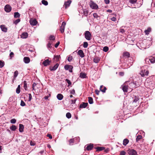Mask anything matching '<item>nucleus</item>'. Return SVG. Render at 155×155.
<instances>
[{
	"mask_svg": "<svg viewBox=\"0 0 155 155\" xmlns=\"http://www.w3.org/2000/svg\"><path fill=\"white\" fill-rule=\"evenodd\" d=\"M84 37L85 38L89 41L90 40L91 38V35L89 31H86L84 33Z\"/></svg>",
	"mask_w": 155,
	"mask_h": 155,
	"instance_id": "obj_1",
	"label": "nucleus"
},
{
	"mask_svg": "<svg viewBox=\"0 0 155 155\" xmlns=\"http://www.w3.org/2000/svg\"><path fill=\"white\" fill-rule=\"evenodd\" d=\"M149 73V71L145 69L143 70H142L140 73V74L142 77H143L145 75H148Z\"/></svg>",
	"mask_w": 155,
	"mask_h": 155,
	"instance_id": "obj_2",
	"label": "nucleus"
},
{
	"mask_svg": "<svg viewBox=\"0 0 155 155\" xmlns=\"http://www.w3.org/2000/svg\"><path fill=\"white\" fill-rule=\"evenodd\" d=\"M64 68L65 69L67 70H69L70 72H72V69L73 68V67L71 65H66L64 66Z\"/></svg>",
	"mask_w": 155,
	"mask_h": 155,
	"instance_id": "obj_3",
	"label": "nucleus"
},
{
	"mask_svg": "<svg viewBox=\"0 0 155 155\" xmlns=\"http://www.w3.org/2000/svg\"><path fill=\"white\" fill-rule=\"evenodd\" d=\"M51 62V60H49V59L45 60L42 63V64L45 66H46L50 64Z\"/></svg>",
	"mask_w": 155,
	"mask_h": 155,
	"instance_id": "obj_4",
	"label": "nucleus"
},
{
	"mask_svg": "<svg viewBox=\"0 0 155 155\" xmlns=\"http://www.w3.org/2000/svg\"><path fill=\"white\" fill-rule=\"evenodd\" d=\"M66 25V23L64 22H63L62 23V25L60 27V31L61 33H63L64 32L65 26Z\"/></svg>",
	"mask_w": 155,
	"mask_h": 155,
	"instance_id": "obj_5",
	"label": "nucleus"
},
{
	"mask_svg": "<svg viewBox=\"0 0 155 155\" xmlns=\"http://www.w3.org/2000/svg\"><path fill=\"white\" fill-rule=\"evenodd\" d=\"M128 153L129 155H137V152L133 149L129 150Z\"/></svg>",
	"mask_w": 155,
	"mask_h": 155,
	"instance_id": "obj_6",
	"label": "nucleus"
},
{
	"mask_svg": "<svg viewBox=\"0 0 155 155\" xmlns=\"http://www.w3.org/2000/svg\"><path fill=\"white\" fill-rule=\"evenodd\" d=\"M12 9L11 6L8 5H6L5 7V10L7 12H10Z\"/></svg>",
	"mask_w": 155,
	"mask_h": 155,
	"instance_id": "obj_7",
	"label": "nucleus"
},
{
	"mask_svg": "<svg viewBox=\"0 0 155 155\" xmlns=\"http://www.w3.org/2000/svg\"><path fill=\"white\" fill-rule=\"evenodd\" d=\"M29 22L30 24L32 25H36L38 23V22L35 19H31Z\"/></svg>",
	"mask_w": 155,
	"mask_h": 155,
	"instance_id": "obj_8",
	"label": "nucleus"
},
{
	"mask_svg": "<svg viewBox=\"0 0 155 155\" xmlns=\"http://www.w3.org/2000/svg\"><path fill=\"white\" fill-rule=\"evenodd\" d=\"M58 66L59 64L58 63H57L54 67L50 66L49 69L51 71H55L58 68Z\"/></svg>",
	"mask_w": 155,
	"mask_h": 155,
	"instance_id": "obj_9",
	"label": "nucleus"
},
{
	"mask_svg": "<svg viewBox=\"0 0 155 155\" xmlns=\"http://www.w3.org/2000/svg\"><path fill=\"white\" fill-rule=\"evenodd\" d=\"M71 2V1L70 0L65 2L64 6L65 7L66 9L69 6Z\"/></svg>",
	"mask_w": 155,
	"mask_h": 155,
	"instance_id": "obj_10",
	"label": "nucleus"
},
{
	"mask_svg": "<svg viewBox=\"0 0 155 155\" xmlns=\"http://www.w3.org/2000/svg\"><path fill=\"white\" fill-rule=\"evenodd\" d=\"M90 6L91 7L92 9H97V5L96 4L94 3L93 2H91L90 4Z\"/></svg>",
	"mask_w": 155,
	"mask_h": 155,
	"instance_id": "obj_11",
	"label": "nucleus"
},
{
	"mask_svg": "<svg viewBox=\"0 0 155 155\" xmlns=\"http://www.w3.org/2000/svg\"><path fill=\"white\" fill-rule=\"evenodd\" d=\"M78 54L81 58H83L84 57V55L83 53V51L81 50H80L78 51Z\"/></svg>",
	"mask_w": 155,
	"mask_h": 155,
	"instance_id": "obj_12",
	"label": "nucleus"
},
{
	"mask_svg": "<svg viewBox=\"0 0 155 155\" xmlns=\"http://www.w3.org/2000/svg\"><path fill=\"white\" fill-rule=\"evenodd\" d=\"M147 60H150L151 63H155V58L152 56L150 57L149 59H146V61H147Z\"/></svg>",
	"mask_w": 155,
	"mask_h": 155,
	"instance_id": "obj_13",
	"label": "nucleus"
},
{
	"mask_svg": "<svg viewBox=\"0 0 155 155\" xmlns=\"http://www.w3.org/2000/svg\"><path fill=\"white\" fill-rule=\"evenodd\" d=\"M93 144H88L87 145V146L86 147V150H90L92 149L93 148Z\"/></svg>",
	"mask_w": 155,
	"mask_h": 155,
	"instance_id": "obj_14",
	"label": "nucleus"
},
{
	"mask_svg": "<svg viewBox=\"0 0 155 155\" xmlns=\"http://www.w3.org/2000/svg\"><path fill=\"white\" fill-rule=\"evenodd\" d=\"M0 28L4 32H6L7 31V28L4 25H1Z\"/></svg>",
	"mask_w": 155,
	"mask_h": 155,
	"instance_id": "obj_15",
	"label": "nucleus"
},
{
	"mask_svg": "<svg viewBox=\"0 0 155 155\" xmlns=\"http://www.w3.org/2000/svg\"><path fill=\"white\" fill-rule=\"evenodd\" d=\"M24 61L26 64L30 62V59L28 57H25L24 58Z\"/></svg>",
	"mask_w": 155,
	"mask_h": 155,
	"instance_id": "obj_16",
	"label": "nucleus"
},
{
	"mask_svg": "<svg viewBox=\"0 0 155 155\" xmlns=\"http://www.w3.org/2000/svg\"><path fill=\"white\" fill-rule=\"evenodd\" d=\"M128 88V86H127L126 85H124L122 87V90L124 92H127V90Z\"/></svg>",
	"mask_w": 155,
	"mask_h": 155,
	"instance_id": "obj_17",
	"label": "nucleus"
},
{
	"mask_svg": "<svg viewBox=\"0 0 155 155\" xmlns=\"http://www.w3.org/2000/svg\"><path fill=\"white\" fill-rule=\"evenodd\" d=\"M107 88L106 87L104 86L103 85L100 86V90L103 92L105 93Z\"/></svg>",
	"mask_w": 155,
	"mask_h": 155,
	"instance_id": "obj_18",
	"label": "nucleus"
},
{
	"mask_svg": "<svg viewBox=\"0 0 155 155\" xmlns=\"http://www.w3.org/2000/svg\"><path fill=\"white\" fill-rule=\"evenodd\" d=\"M130 54L128 52H125L123 53V57L125 58L130 57Z\"/></svg>",
	"mask_w": 155,
	"mask_h": 155,
	"instance_id": "obj_19",
	"label": "nucleus"
},
{
	"mask_svg": "<svg viewBox=\"0 0 155 155\" xmlns=\"http://www.w3.org/2000/svg\"><path fill=\"white\" fill-rule=\"evenodd\" d=\"M28 36V34L27 32H23L21 35V38H26Z\"/></svg>",
	"mask_w": 155,
	"mask_h": 155,
	"instance_id": "obj_20",
	"label": "nucleus"
},
{
	"mask_svg": "<svg viewBox=\"0 0 155 155\" xmlns=\"http://www.w3.org/2000/svg\"><path fill=\"white\" fill-rule=\"evenodd\" d=\"M24 126L22 124H19V131L20 132H22L24 131Z\"/></svg>",
	"mask_w": 155,
	"mask_h": 155,
	"instance_id": "obj_21",
	"label": "nucleus"
},
{
	"mask_svg": "<svg viewBox=\"0 0 155 155\" xmlns=\"http://www.w3.org/2000/svg\"><path fill=\"white\" fill-rule=\"evenodd\" d=\"M151 31V29L150 27H148L147 30H146L144 31V32L146 35H148L149 34V33Z\"/></svg>",
	"mask_w": 155,
	"mask_h": 155,
	"instance_id": "obj_22",
	"label": "nucleus"
},
{
	"mask_svg": "<svg viewBox=\"0 0 155 155\" xmlns=\"http://www.w3.org/2000/svg\"><path fill=\"white\" fill-rule=\"evenodd\" d=\"M134 98L133 101V103H136L139 100V97L138 96H135Z\"/></svg>",
	"mask_w": 155,
	"mask_h": 155,
	"instance_id": "obj_23",
	"label": "nucleus"
},
{
	"mask_svg": "<svg viewBox=\"0 0 155 155\" xmlns=\"http://www.w3.org/2000/svg\"><path fill=\"white\" fill-rule=\"evenodd\" d=\"M86 74L82 72H81L80 73V77L82 78H86Z\"/></svg>",
	"mask_w": 155,
	"mask_h": 155,
	"instance_id": "obj_24",
	"label": "nucleus"
},
{
	"mask_svg": "<svg viewBox=\"0 0 155 155\" xmlns=\"http://www.w3.org/2000/svg\"><path fill=\"white\" fill-rule=\"evenodd\" d=\"M57 97L59 100H61L63 98V96L62 94H59L57 95Z\"/></svg>",
	"mask_w": 155,
	"mask_h": 155,
	"instance_id": "obj_25",
	"label": "nucleus"
},
{
	"mask_svg": "<svg viewBox=\"0 0 155 155\" xmlns=\"http://www.w3.org/2000/svg\"><path fill=\"white\" fill-rule=\"evenodd\" d=\"M60 58V55H56L54 56V60L56 62H58Z\"/></svg>",
	"mask_w": 155,
	"mask_h": 155,
	"instance_id": "obj_26",
	"label": "nucleus"
},
{
	"mask_svg": "<svg viewBox=\"0 0 155 155\" xmlns=\"http://www.w3.org/2000/svg\"><path fill=\"white\" fill-rule=\"evenodd\" d=\"M20 15V14L18 12H15L14 13V17L15 18H19Z\"/></svg>",
	"mask_w": 155,
	"mask_h": 155,
	"instance_id": "obj_27",
	"label": "nucleus"
},
{
	"mask_svg": "<svg viewBox=\"0 0 155 155\" xmlns=\"http://www.w3.org/2000/svg\"><path fill=\"white\" fill-rule=\"evenodd\" d=\"M88 98L89 103L91 104H92L93 103V100L92 98L91 97H88Z\"/></svg>",
	"mask_w": 155,
	"mask_h": 155,
	"instance_id": "obj_28",
	"label": "nucleus"
},
{
	"mask_svg": "<svg viewBox=\"0 0 155 155\" xmlns=\"http://www.w3.org/2000/svg\"><path fill=\"white\" fill-rule=\"evenodd\" d=\"M142 138V136L140 135H138L137 136L136 139V141L137 142H138Z\"/></svg>",
	"mask_w": 155,
	"mask_h": 155,
	"instance_id": "obj_29",
	"label": "nucleus"
},
{
	"mask_svg": "<svg viewBox=\"0 0 155 155\" xmlns=\"http://www.w3.org/2000/svg\"><path fill=\"white\" fill-rule=\"evenodd\" d=\"M17 128L14 125H12V126L11 127H10V129L12 130L13 131L15 130H16L17 129Z\"/></svg>",
	"mask_w": 155,
	"mask_h": 155,
	"instance_id": "obj_30",
	"label": "nucleus"
},
{
	"mask_svg": "<svg viewBox=\"0 0 155 155\" xmlns=\"http://www.w3.org/2000/svg\"><path fill=\"white\" fill-rule=\"evenodd\" d=\"M129 142V140L127 139H125L123 140V144L124 145H126Z\"/></svg>",
	"mask_w": 155,
	"mask_h": 155,
	"instance_id": "obj_31",
	"label": "nucleus"
},
{
	"mask_svg": "<svg viewBox=\"0 0 155 155\" xmlns=\"http://www.w3.org/2000/svg\"><path fill=\"white\" fill-rule=\"evenodd\" d=\"M88 104L87 103H82V104H81L79 107H87L88 105Z\"/></svg>",
	"mask_w": 155,
	"mask_h": 155,
	"instance_id": "obj_32",
	"label": "nucleus"
},
{
	"mask_svg": "<svg viewBox=\"0 0 155 155\" xmlns=\"http://www.w3.org/2000/svg\"><path fill=\"white\" fill-rule=\"evenodd\" d=\"M69 142L70 145H72V143L74 142V139H71L69 140Z\"/></svg>",
	"mask_w": 155,
	"mask_h": 155,
	"instance_id": "obj_33",
	"label": "nucleus"
},
{
	"mask_svg": "<svg viewBox=\"0 0 155 155\" xmlns=\"http://www.w3.org/2000/svg\"><path fill=\"white\" fill-rule=\"evenodd\" d=\"M105 149L104 147H97V151H101Z\"/></svg>",
	"mask_w": 155,
	"mask_h": 155,
	"instance_id": "obj_34",
	"label": "nucleus"
},
{
	"mask_svg": "<svg viewBox=\"0 0 155 155\" xmlns=\"http://www.w3.org/2000/svg\"><path fill=\"white\" fill-rule=\"evenodd\" d=\"M41 2L42 4H44L45 5H47L48 4V2L45 0H42L41 1Z\"/></svg>",
	"mask_w": 155,
	"mask_h": 155,
	"instance_id": "obj_35",
	"label": "nucleus"
},
{
	"mask_svg": "<svg viewBox=\"0 0 155 155\" xmlns=\"http://www.w3.org/2000/svg\"><path fill=\"white\" fill-rule=\"evenodd\" d=\"M109 50L108 47L107 46H105L104 47L103 49V51L105 52H106L108 51Z\"/></svg>",
	"mask_w": 155,
	"mask_h": 155,
	"instance_id": "obj_36",
	"label": "nucleus"
},
{
	"mask_svg": "<svg viewBox=\"0 0 155 155\" xmlns=\"http://www.w3.org/2000/svg\"><path fill=\"white\" fill-rule=\"evenodd\" d=\"M23 83L24 84V87L25 90H27V83L26 81H24L23 82Z\"/></svg>",
	"mask_w": 155,
	"mask_h": 155,
	"instance_id": "obj_37",
	"label": "nucleus"
},
{
	"mask_svg": "<svg viewBox=\"0 0 155 155\" xmlns=\"http://www.w3.org/2000/svg\"><path fill=\"white\" fill-rule=\"evenodd\" d=\"M18 74V71H16L14 73V77L16 78Z\"/></svg>",
	"mask_w": 155,
	"mask_h": 155,
	"instance_id": "obj_38",
	"label": "nucleus"
},
{
	"mask_svg": "<svg viewBox=\"0 0 155 155\" xmlns=\"http://www.w3.org/2000/svg\"><path fill=\"white\" fill-rule=\"evenodd\" d=\"M88 46V44L87 42H84L83 43V47L84 48H87Z\"/></svg>",
	"mask_w": 155,
	"mask_h": 155,
	"instance_id": "obj_39",
	"label": "nucleus"
},
{
	"mask_svg": "<svg viewBox=\"0 0 155 155\" xmlns=\"http://www.w3.org/2000/svg\"><path fill=\"white\" fill-rule=\"evenodd\" d=\"M66 116L68 118H70L71 117V115L70 113L68 112L66 114Z\"/></svg>",
	"mask_w": 155,
	"mask_h": 155,
	"instance_id": "obj_40",
	"label": "nucleus"
},
{
	"mask_svg": "<svg viewBox=\"0 0 155 155\" xmlns=\"http://www.w3.org/2000/svg\"><path fill=\"white\" fill-rule=\"evenodd\" d=\"M49 39L50 40H54L55 39V37L53 35H50L49 37Z\"/></svg>",
	"mask_w": 155,
	"mask_h": 155,
	"instance_id": "obj_41",
	"label": "nucleus"
},
{
	"mask_svg": "<svg viewBox=\"0 0 155 155\" xmlns=\"http://www.w3.org/2000/svg\"><path fill=\"white\" fill-rule=\"evenodd\" d=\"M137 1V0H130L129 2L131 4H134L136 3Z\"/></svg>",
	"mask_w": 155,
	"mask_h": 155,
	"instance_id": "obj_42",
	"label": "nucleus"
},
{
	"mask_svg": "<svg viewBox=\"0 0 155 155\" xmlns=\"http://www.w3.org/2000/svg\"><path fill=\"white\" fill-rule=\"evenodd\" d=\"M4 65V63L0 60V68H2Z\"/></svg>",
	"mask_w": 155,
	"mask_h": 155,
	"instance_id": "obj_43",
	"label": "nucleus"
},
{
	"mask_svg": "<svg viewBox=\"0 0 155 155\" xmlns=\"http://www.w3.org/2000/svg\"><path fill=\"white\" fill-rule=\"evenodd\" d=\"M84 15L86 16H87L88 14V11L87 10H84Z\"/></svg>",
	"mask_w": 155,
	"mask_h": 155,
	"instance_id": "obj_44",
	"label": "nucleus"
},
{
	"mask_svg": "<svg viewBox=\"0 0 155 155\" xmlns=\"http://www.w3.org/2000/svg\"><path fill=\"white\" fill-rule=\"evenodd\" d=\"M16 120L15 119H12L10 120V122L12 124H15L16 122Z\"/></svg>",
	"mask_w": 155,
	"mask_h": 155,
	"instance_id": "obj_45",
	"label": "nucleus"
},
{
	"mask_svg": "<svg viewBox=\"0 0 155 155\" xmlns=\"http://www.w3.org/2000/svg\"><path fill=\"white\" fill-rule=\"evenodd\" d=\"M20 21V20L19 19H18L16 20L15 21H14V23L15 24H17L18 23H19Z\"/></svg>",
	"mask_w": 155,
	"mask_h": 155,
	"instance_id": "obj_46",
	"label": "nucleus"
},
{
	"mask_svg": "<svg viewBox=\"0 0 155 155\" xmlns=\"http://www.w3.org/2000/svg\"><path fill=\"white\" fill-rule=\"evenodd\" d=\"M65 81L67 82V83L69 85H70L71 84V82L70 81V80L68 79H66L65 80Z\"/></svg>",
	"mask_w": 155,
	"mask_h": 155,
	"instance_id": "obj_47",
	"label": "nucleus"
},
{
	"mask_svg": "<svg viewBox=\"0 0 155 155\" xmlns=\"http://www.w3.org/2000/svg\"><path fill=\"white\" fill-rule=\"evenodd\" d=\"M20 105L21 106H25V103L22 100H21V101Z\"/></svg>",
	"mask_w": 155,
	"mask_h": 155,
	"instance_id": "obj_48",
	"label": "nucleus"
},
{
	"mask_svg": "<svg viewBox=\"0 0 155 155\" xmlns=\"http://www.w3.org/2000/svg\"><path fill=\"white\" fill-rule=\"evenodd\" d=\"M72 57L71 56H69L68 58V60L69 61H70V62L72 60Z\"/></svg>",
	"mask_w": 155,
	"mask_h": 155,
	"instance_id": "obj_49",
	"label": "nucleus"
},
{
	"mask_svg": "<svg viewBox=\"0 0 155 155\" xmlns=\"http://www.w3.org/2000/svg\"><path fill=\"white\" fill-rule=\"evenodd\" d=\"M47 47L48 48H51V44L50 42L47 44Z\"/></svg>",
	"mask_w": 155,
	"mask_h": 155,
	"instance_id": "obj_50",
	"label": "nucleus"
},
{
	"mask_svg": "<svg viewBox=\"0 0 155 155\" xmlns=\"http://www.w3.org/2000/svg\"><path fill=\"white\" fill-rule=\"evenodd\" d=\"M126 154V153L125 151H121L120 153V155H125Z\"/></svg>",
	"mask_w": 155,
	"mask_h": 155,
	"instance_id": "obj_51",
	"label": "nucleus"
},
{
	"mask_svg": "<svg viewBox=\"0 0 155 155\" xmlns=\"http://www.w3.org/2000/svg\"><path fill=\"white\" fill-rule=\"evenodd\" d=\"M119 75L121 76H123L124 75V72H120L119 73Z\"/></svg>",
	"mask_w": 155,
	"mask_h": 155,
	"instance_id": "obj_52",
	"label": "nucleus"
},
{
	"mask_svg": "<svg viewBox=\"0 0 155 155\" xmlns=\"http://www.w3.org/2000/svg\"><path fill=\"white\" fill-rule=\"evenodd\" d=\"M20 89L17 88L16 89V93L18 94L20 93Z\"/></svg>",
	"mask_w": 155,
	"mask_h": 155,
	"instance_id": "obj_53",
	"label": "nucleus"
},
{
	"mask_svg": "<svg viewBox=\"0 0 155 155\" xmlns=\"http://www.w3.org/2000/svg\"><path fill=\"white\" fill-rule=\"evenodd\" d=\"M60 44V42H58L57 43L55 44L54 45V47L56 48H57L58 47V46Z\"/></svg>",
	"mask_w": 155,
	"mask_h": 155,
	"instance_id": "obj_54",
	"label": "nucleus"
},
{
	"mask_svg": "<svg viewBox=\"0 0 155 155\" xmlns=\"http://www.w3.org/2000/svg\"><path fill=\"white\" fill-rule=\"evenodd\" d=\"M105 3L106 4H109L110 3V0H104Z\"/></svg>",
	"mask_w": 155,
	"mask_h": 155,
	"instance_id": "obj_55",
	"label": "nucleus"
},
{
	"mask_svg": "<svg viewBox=\"0 0 155 155\" xmlns=\"http://www.w3.org/2000/svg\"><path fill=\"white\" fill-rule=\"evenodd\" d=\"M47 136L50 139H51L52 138L51 135L50 134H48L47 135Z\"/></svg>",
	"mask_w": 155,
	"mask_h": 155,
	"instance_id": "obj_56",
	"label": "nucleus"
},
{
	"mask_svg": "<svg viewBox=\"0 0 155 155\" xmlns=\"http://www.w3.org/2000/svg\"><path fill=\"white\" fill-rule=\"evenodd\" d=\"M75 90L74 89H73L70 92V93L71 94H75Z\"/></svg>",
	"mask_w": 155,
	"mask_h": 155,
	"instance_id": "obj_57",
	"label": "nucleus"
},
{
	"mask_svg": "<svg viewBox=\"0 0 155 155\" xmlns=\"http://www.w3.org/2000/svg\"><path fill=\"white\" fill-rule=\"evenodd\" d=\"M120 32L123 33L125 32V30L123 29H120Z\"/></svg>",
	"mask_w": 155,
	"mask_h": 155,
	"instance_id": "obj_58",
	"label": "nucleus"
},
{
	"mask_svg": "<svg viewBox=\"0 0 155 155\" xmlns=\"http://www.w3.org/2000/svg\"><path fill=\"white\" fill-rule=\"evenodd\" d=\"M44 151L43 150H41V151L40 152L38 153L39 155H41L44 153Z\"/></svg>",
	"mask_w": 155,
	"mask_h": 155,
	"instance_id": "obj_59",
	"label": "nucleus"
},
{
	"mask_svg": "<svg viewBox=\"0 0 155 155\" xmlns=\"http://www.w3.org/2000/svg\"><path fill=\"white\" fill-rule=\"evenodd\" d=\"M37 84L35 83H34L32 85V88L33 90L34 89V87Z\"/></svg>",
	"mask_w": 155,
	"mask_h": 155,
	"instance_id": "obj_60",
	"label": "nucleus"
},
{
	"mask_svg": "<svg viewBox=\"0 0 155 155\" xmlns=\"http://www.w3.org/2000/svg\"><path fill=\"white\" fill-rule=\"evenodd\" d=\"M111 19L112 21H115L116 20V18L115 17H112L111 18Z\"/></svg>",
	"mask_w": 155,
	"mask_h": 155,
	"instance_id": "obj_61",
	"label": "nucleus"
},
{
	"mask_svg": "<svg viewBox=\"0 0 155 155\" xmlns=\"http://www.w3.org/2000/svg\"><path fill=\"white\" fill-rule=\"evenodd\" d=\"M14 54V53L13 52H11L10 54V56L11 57H12Z\"/></svg>",
	"mask_w": 155,
	"mask_h": 155,
	"instance_id": "obj_62",
	"label": "nucleus"
},
{
	"mask_svg": "<svg viewBox=\"0 0 155 155\" xmlns=\"http://www.w3.org/2000/svg\"><path fill=\"white\" fill-rule=\"evenodd\" d=\"M31 98H32L31 95V94H29V101H30L31 100Z\"/></svg>",
	"mask_w": 155,
	"mask_h": 155,
	"instance_id": "obj_63",
	"label": "nucleus"
},
{
	"mask_svg": "<svg viewBox=\"0 0 155 155\" xmlns=\"http://www.w3.org/2000/svg\"><path fill=\"white\" fill-rule=\"evenodd\" d=\"M30 144L31 146H34L35 145V143L31 141L30 142Z\"/></svg>",
	"mask_w": 155,
	"mask_h": 155,
	"instance_id": "obj_64",
	"label": "nucleus"
}]
</instances>
